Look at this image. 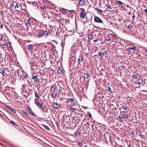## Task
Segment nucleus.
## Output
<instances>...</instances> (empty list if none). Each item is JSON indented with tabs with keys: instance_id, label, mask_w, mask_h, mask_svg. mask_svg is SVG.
Instances as JSON below:
<instances>
[{
	"instance_id": "49",
	"label": "nucleus",
	"mask_w": 147,
	"mask_h": 147,
	"mask_svg": "<svg viewBox=\"0 0 147 147\" xmlns=\"http://www.w3.org/2000/svg\"><path fill=\"white\" fill-rule=\"evenodd\" d=\"M98 40H99L98 39H96L94 40V42H96L98 41Z\"/></svg>"
},
{
	"instance_id": "11",
	"label": "nucleus",
	"mask_w": 147,
	"mask_h": 147,
	"mask_svg": "<svg viewBox=\"0 0 147 147\" xmlns=\"http://www.w3.org/2000/svg\"><path fill=\"white\" fill-rule=\"evenodd\" d=\"M136 49V47H133L127 48V50L129 51H131V49L134 50Z\"/></svg>"
},
{
	"instance_id": "3",
	"label": "nucleus",
	"mask_w": 147,
	"mask_h": 147,
	"mask_svg": "<svg viewBox=\"0 0 147 147\" xmlns=\"http://www.w3.org/2000/svg\"><path fill=\"white\" fill-rule=\"evenodd\" d=\"M95 22L97 23H99L101 24H103V22L100 18L97 16H95L94 19Z\"/></svg>"
},
{
	"instance_id": "10",
	"label": "nucleus",
	"mask_w": 147,
	"mask_h": 147,
	"mask_svg": "<svg viewBox=\"0 0 147 147\" xmlns=\"http://www.w3.org/2000/svg\"><path fill=\"white\" fill-rule=\"evenodd\" d=\"M79 3L80 5L83 6L84 5V0H79Z\"/></svg>"
},
{
	"instance_id": "44",
	"label": "nucleus",
	"mask_w": 147,
	"mask_h": 147,
	"mask_svg": "<svg viewBox=\"0 0 147 147\" xmlns=\"http://www.w3.org/2000/svg\"><path fill=\"white\" fill-rule=\"evenodd\" d=\"M61 10L63 12H66V9H65L64 8L62 9H61Z\"/></svg>"
},
{
	"instance_id": "7",
	"label": "nucleus",
	"mask_w": 147,
	"mask_h": 147,
	"mask_svg": "<svg viewBox=\"0 0 147 147\" xmlns=\"http://www.w3.org/2000/svg\"><path fill=\"white\" fill-rule=\"evenodd\" d=\"M42 111L43 112H45V113H47L48 111V109L47 107L45 105L44 106H43V108H42Z\"/></svg>"
},
{
	"instance_id": "2",
	"label": "nucleus",
	"mask_w": 147,
	"mask_h": 147,
	"mask_svg": "<svg viewBox=\"0 0 147 147\" xmlns=\"http://www.w3.org/2000/svg\"><path fill=\"white\" fill-rule=\"evenodd\" d=\"M80 9L81 10L80 12V17L81 18L84 19L85 16V10L82 8H81Z\"/></svg>"
},
{
	"instance_id": "51",
	"label": "nucleus",
	"mask_w": 147,
	"mask_h": 147,
	"mask_svg": "<svg viewBox=\"0 0 147 147\" xmlns=\"http://www.w3.org/2000/svg\"><path fill=\"white\" fill-rule=\"evenodd\" d=\"M70 12L71 13H72L75 12V11L74 10H70Z\"/></svg>"
},
{
	"instance_id": "27",
	"label": "nucleus",
	"mask_w": 147,
	"mask_h": 147,
	"mask_svg": "<svg viewBox=\"0 0 147 147\" xmlns=\"http://www.w3.org/2000/svg\"><path fill=\"white\" fill-rule=\"evenodd\" d=\"M55 124L56 125V126H57V127L58 128H59V124L58 122L57 121H55Z\"/></svg>"
},
{
	"instance_id": "55",
	"label": "nucleus",
	"mask_w": 147,
	"mask_h": 147,
	"mask_svg": "<svg viewBox=\"0 0 147 147\" xmlns=\"http://www.w3.org/2000/svg\"><path fill=\"white\" fill-rule=\"evenodd\" d=\"M98 11H100V12H101V13H102V10H101V9H98Z\"/></svg>"
},
{
	"instance_id": "34",
	"label": "nucleus",
	"mask_w": 147,
	"mask_h": 147,
	"mask_svg": "<svg viewBox=\"0 0 147 147\" xmlns=\"http://www.w3.org/2000/svg\"><path fill=\"white\" fill-rule=\"evenodd\" d=\"M75 135L76 136H79L80 134L79 132L77 131V132H76L75 133Z\"/></svg>"
},
{
	"instance_id": "9",
	"label": "nucleus",
	"mask_w": 147,
	"mask_h": 147,
	"mask_svg": "<svg viewBox=\"0 0 147 147\" xmlns=\"http://www.w3.org/2000/svg\"><path fill=\"white\" fill-rule=\"evenodd\" d=\"M143 82V80L142 78H139L138 80L137 83L140 85Z\"/></svg>"
},
{
	"instance_id": "16",
	"label": "nucleus",
	"mask_w": 147,
	"mask_h": 147,
	"mask_svg": "<svg viewBox=\"0 0 147 147\" xmlns=\"http://www.w3.org/2000/svg\"><path fill=\"white\" fill-rule=\"evenodd\" d=\"M51 96L52 98H55L57 96V94H55L54 93H52L51 94Z\"/></svg>"
},
{
	"instance_id": "47",
	"label": "nucleus",
	"mask_w": 147,
	"mask_h": 147,
	"mask_svg": "<svg viewBox=\"0 0 147 147\" xmlns=\"http://www.w3.org/2000/svg\"><path fill=\"white\" fill-rule=\"evenodd\" d=\"M107 53V52L106 51L102 53V55H105Z\"/></svg>"
},
{
	"instance_id": "58",
	"label": "nucleus",
	"mask_w": 147,
	"mask_h": 147,
	"mask_svg": "<svg viewBox=\"0 0 147 147\" xmlns=\"http://www.w3.org/2000/svg\"><path fill=\"white\" fill-rule=\"evenodd\" d=\"M61 92V89H59L58 90V92Z\"/></svg>"
},
{
	"instance_id": "1",
	"label": "nucleus",
	"mask_w": 147,
	"mask_h": 147,
	"mask_svg": "<svg viewBox=\"0 0 147 147\" xmlns=\"http://www.w3.org/2000/svg\"><path fill=\"white\" fill-rule=\"evenodd\" d=\"M35 104L39 107L40 109L43 108V103L44 102L42 101L41 103L37 99H35Z\"/></svg>"
},
{
	"instance_id": "5",
	"label": "nucleus",
	"mask_w": 147,
	"mask_h": 147,
	"mask_svg": "<svg viewBox=\"0 0 147 147\" xmlns=\"http://www.w3.org/2000/svg\"><path fill=\"white\" fill-rule=\"evenodd\" d=\"M26 109L27 110H28V111L30 113L32 114V116L34 117H36V115L33 113L30 107H26Z\"/></svg>"
},
{
	"instance_id": "20",
	"label": "nucleus",
	"mask_w": 147,
	"mask_h": 147,
	"mask_svg": "<svg viewBox=\"0 0 147 147\" xmlns=\"http://www.w3.org/2000/svg\"><path fill=\"white\" fill-rule=\"evenodd\" d=\"M35 96L36 98H40V96L38 95L37 92L36 91H35Z\"/></svg>"
},
{
	"instance_id": "52",
	"label": "nucleus",
	"mask_w": 147,
	"mask_h": 147,
	"mask_svg": "<svg viewBox=\"0 0 147 147\" xmlns=\"http://www.w3.org/2000/svg\"><path fill=\"white\" fill-rule=\"evenodd\" d=\"M11 111L13 112V113H16V111L15 109H12Z\"/></svg>"
},
{
	"instance_id": "23",
	"label": "nucleus",
	"mask_w": 147,
	"mask_h": 147,
	"mask_svg": "<svg viewBox=\"0 0 147 147\" xmlns=\"http://www.w3.org/2000/svg\"><path fill=\"white\" fill-rule=\"evenodd\" d=\"M132 27L131 26V25H129V26H128L127 27V29H128L129 30L131 31L132 30L131 29Z\"/></svg>"
},
{
	"instance_id": "45",
	"label": "nucleus",
	"mask_w": 147,
	"mask_h": 147,
	"mask_svg": "<svg viewBox=\"0 0 147 147\" xmlns=\"http://www.w3.org/2000/svg\"><path fill=\"white\" fill-rule=\"evenodd\" d=\"M78 145L80 146H81L82 145V143L81 142H78Z\"/></svg>"
},
{
	"instance_id": "4",
	"label": "nucleus",
	"mask_w": 147,
	"mask_h": 147,
	"mask_svg": "<svg viewBox=\"0 0 147 147\" xmlns=\"http://www.w3.org/2000/svg\"><path fill=\"white\" fill-rule=\"evenodd\" d=\"M37 75H36L32 77V79L34 80V83H37L39 81L38 78H37Z\"/></svg>"
},
{
	"instance_id": "19",
	"label": "nucleus",
	"mask_w": 147,
	"mask_h": 147,
	"mask_svg": "<svg viewBox=\"0 0 147 147\" xmlns=\"http://www.w3.org/2000/svg\"><path fill=\"white\" fill-rule=\"evenodd\" d=\"M76 109L74 108H72V107H70V111L72 112H74L76 111Z\"/></svg>"
},
{
	"instance_id": "32",
	"label": "nucleus",
	"mask_w": 147,
	"mask_h": 147,
	"mask_svg": "<svg viewBox=\"0 0 147 147\" xmlns=\"http://www.w3.org/2000/svg\"><path fill=\"white\" fill-rule=\"evenodd\" d=\"M117 3L119 4V5H120L122 4V3L121 1H117Z\"/></svg>"
},
{
	"instance_id": "30",
	"label": "nucleus",
	"mask_w": 147,
	"mask_h": 147,
	"mask_svg": "<svg viewBox=\"0 0 147 147\" xmlns=\"http://www.w3.org/2000/svg\"><path fill=\"white\" fill-rule=\"evenodd\" d=\"M107 8L109 9H110V10H111L112 9V8L111 7L110 5H107Z\"/></svg>"
},
{
	"instance_id": "17",
	"label": "nucleus",
	"mask_w": 147,
	"mask_h": 147,
	"mask_svg": "<svg viewBox=\"0 0 147 147\" xmlns=\"http://www.w3.org/2000/svg\"><path fill=\"white\" fill-rule=\"evenodd\" d=\"M28 48L29 50H32L33 49V47H32L31 45H30L28 46Z\"/></svg>"
},
{
	"instance_id": "12",
	"label": "nucleus",
	"mask_w": 147,
	"mask_h": 147,
	"mask_svg": "<svg viewBox=\"0 0 147 147\" xmlns=\"http://www.w3.org/2000/svg\"><path fill=\"white\" fill-rule=\"evenodd\" d=\"M43 35L46 36H49V33L47 31V30L43 31Z\"/></svg>"
},
{
	"instance_id": "38",
	"label": "nucleus",
	"mask_w": 147,
	"mask_h": 147,
	"mask_svg": "<svg viewBox=\"0 0 147 147\" xmlns=\"http://www.w3.org/2000/svg\"><path fill=\"white\" fill-rule=\"evenodd\" d=\"M118 119H119L120 122H121L123 121L121 117H119Z\"/></svg>"
},
{
	"instance_id": "63",
	"label": "nucleus",
	"mask_w": 147,
	"mask_h": 147,
	"mask_svg": "<svg viewBox=\"0 0 147 147\" xmlns=\"http://www.w3.org/2000/svg\"><path fill=\"white\" fill-rule=\"evenodd\" d=\"M94 9L96 10H98V9L97 8L95 7L94 8Z\"/></svg>"
},
{
	"instance_id": "59",
	"label": "nucleus",
	"mask_w": 147,
	"mask_h": 147,
	"mask_svg": "<svg viewBox=\"0 0 147 147\" xmlns=\"http://www.w3.org/2000/svg\"><path fill=\"white\" fill-rule=\"evenodd\" d=\"M120 67H121V68H123H123H124V67L123 65H121V66H120Z\"/></svg>"
},
{
	"instance_id": "6",
	"label": "nucleus",
	"mask_w": 147,
	"mask_h": 147,
	"mask_svg": "<svg viewBox=\"0 0 147 147\" xmlns=\"http://www.w3.org/2000/svg\"><path fill=\"white\" fill-rule=\"evenodd\" d=\"M53 106L55 109H58L59 107V105L57 102H54L53 103Z\"/></svg>"
},
{
	"instance_id": "61",
	"label": "nucleus",
	"mask_w": 147,
	"mask_h": 147,
	"mask_svg": "<svg viewBox=\"0 0 147 147\" xmlns=\"http://www.w3.org/2000/svg\"><path fill=\"white\" fill-rule=\"evenodd\" d=\"M144 11L146 13H147V9H146L144 10Z\"/></svg>"
},
{
	"instance_id": "41",
	"label": "nucleus",
	"mask_w": 147,
	"mask_h": 147,
	"mask_svg": "<svg viewBox=\"0 0 147 147\" xmlns=\"http://www.w3.org/2000/svg\"><path fill=\"white\" fill-rule=\"evenodd\" d=\"M108 91L109 92H111V88L109 86L108 87Z\"/></svg>"
},
{
	"instance_id": "42",
	"label": "nucleus",
	"mask_w": 147,
	"mask_h": 147,
	"mask_svg": "<svg viewBox=\"0 0 147 147\" xmlns=\"http://www.w3.org/2000/svg\"><path fill=\"white\" fill-rule=\"evenodd\" d=\"M98 55H99V56L100 57H102L101 53H100V52H99L98 53Z\"/></svg>"
},
{
	"instance_id": "48",
	"label": "nucleus",
	"mask_w": 147,
	"mask_h": 147,
	"mask_svg": "<svg viewBox=\"0 0 147 147\" xmlns=\"http://www.w3.org/2000/svg\"><path fill=\"white\" fill-rule=\"evenodd\" d=\"M31 21H32V19H31L30 18H28V21L29 22H31Z\"/></svg>"
},
{
	"instance_id": "57",
	"label": "nucleus",
	"mask_w": 147,
	"mask_h": 147,
	"mask_svg": "<svg viewBox=\"0 0 147 147\" xmlns=\"http://www.w3.org/2000/svg\"><path fill=\"white\" fill-rule=\"evenodd\" d=\"M0 26L1 27H3V25L2 23L0 24Z\"/></svg>"
},
{
	"instance_id": "28",
	"label": "nucleus",
	"mask_w": 147,
	"mask_h": 147,
	"mask_svg": "<svg viewBox=\"0 0 147 147\" xmlns=\"http://www.w3.org/2000/svg\"><path fill=\"white\" fill-rule=\"evenodd\" d=\"M0 73L3 74H5V71L3 70H0Z\"/></svg>"
},
{
	"instance_id": "54",
	"label": "nucleus",
	"mask_w": 147,
	"mask_h": 147,
	"mask_svg": "<svg viewBox=\"0 0 147 147\" xmlns=\"http://www.w3.org/2000/svg\"><path fill=\"white\" fill-rule=\"evenodd\" d=\"M127 107H123V109L124 110H127Z\"/></svg>"
},
{
	"instance_id": "37",
	"label": "nucleus",
	"mask_w": 147,
	"mask_h": 147,
	"mask_svg": "<svg viewBox=\"0 0 147 147\" xmlns=\"http://www.w3.org/2000/svg\"><path fill=\"white\" fill-rule=\"evenodd\" d=\"M132 78H133L136 79L137 78V75L136 74H135V75H133L132 76Z\"/></svg>"
},
{
	"instance_id": "60",
	"label": "nucleus",
	"mask_w": 147,
	"mask_h": 147,
	"mask_svg": "<svg viewBox=\"0 0 147 147\" xmlns=\"http://www.w3.org/2000/svg\"><path fill=\"white\" fill-rule=\"evenodd\" d=\"M113 38H116V36L115 35H114V34H113Z\"/></svg>"
},
{
	"instance_id": "15",
	"label": "nucleus",
	"mask_w": 147,
	"mask_h": 147,
	"mask_svg": "<svg viewBox=\"0 0 147 147\" xmlns=\"http://www.w3.org/2000/svg\"><path fill=\"white\" fill-rule=\"evenodd\" d=\"M93 37V36L92 34H89L88 35V38L90 40L92 39Z\"/></svg>"
},
{
	"instance_id": "62",
	"label": "nucleus",
	"mask_w": 147,
	"mask_h": 147,
	"mask_svg": "<svg viewBox=\"0 0 147 147\" xmlns=\"http://www.w3.org/2000/svg\"><path fill=\"white\" fill-rule=\"evenodd\" d=\"M47 84V82H45L44 84L43 85L45 86Z\"/></svg>"
},
{
	"instance_id": "50",
	"label": "nucleus",
	"mask_w": 147,
	"mask_h": 147,
	"mask_svg": "<svg viewBox=\"0 0 147 147\" xmlns=\"http://www.w3.org/2000/svg\"><path fill=\"white\" fill-rule=\"evenodd\" d=\"M63 117L64 118V119H65V118H67V115H65L63 116Z\"/></svg>"
},
{
	"instance_id": "26",
	"label": "nucleus",
	"mask_w": 147,
	"mask_h": 147,
	"mask_svg": "<svg viewBox=\"0 0 147 147\" xmlns=\"http://www.w3.org/2000/svg\"><path fill=\"white\" fill-rule=\"evenodd\" d=\"M122 116L123 118H128V116L126 115V114H123L122 115Z\"/></svg>"
},
{
	"instance_id": "35",
	"label": "nucleus",
	"mask_w": 147,
	"mask_h": 147,
	"mask_svg": "<svg viewBox=\"0 0 147 147\" xmlns=\"http://www.w3.org/2000/svg\"><path fill=\"white\" fill-rule=\"evenodd\" d=\"M87 114H88L89 116L90 117V118H92V116L91 115V113L89 112H88L87 113Z\"/></svg>"
},
{
	"instance_id": "13",
	"label": "nucleus",
	"mask_w": 147,
	"mask_h": 147,
	"mask_svg": "<svg viewBox=\"0 0 147 147\" xmlns=\"http://www.w3.org/2000/svg\"><path fill=\"white\" fill-rule=\"evenodd\" d=\"M38 34L40 37H41L43 35V31H41V30H39L38 32Z\"/></svg>"
},
{
	"instance_id": "33",
	"label": "nucleus",
	"mask_w": 147,
	"mask_h": 147,
	"mask_svg": "<svg viewBox=\"0 0 147 147\" xmlns=\"http://www.w3.org/2000/svg\"><path fill=\"white\" fill-rule=\"evenodd\" d=\"M130 134L131 136L133 137L134 135V132L133 131H132L130 132Z\"/></svg>"
},
{
	"instance_id": "43",
	"label": "nucleus",
	"mask_w": 147,
	"mask_h": 147,
	"mask_svg": "<svg viewBox=\"0 0 147 147\" xmlns=\"http://www.w3.org/2000/svg\"><path fill=\"white\" fill-rule=\"evenodd\" d=\"M10 122L11 123L13 124L14 125H16V124L15 123H14V122H13V121H10Z\"/></svg>"
},
{
	"instance_id": "31",
	"label": "nucleus",
	"mask_w": 147,
	"mask_h": 147,
	"mask_svg": "<svg viewBox=\"0 0 147 147\" xmlns=\"http://www.w3.org/2000/svg\"><path fill=\"white\" fill-rule=\"evenodd\" d=\"M41 8L43 10H46V6H42L41 7Z\"/></svg>"
},
{
	"instance_id": "21",
	"label": "nucleus",
	"mask_w": 147,
	"mask_h": 147,
	"mask_svg": "<svg viewBox=\"0 0 147 147\" xmlns=\"http://www.w3.org/2000/svg\"><path fill=\"white\" fill-rule=\"evenodd\" d=\"M57 73L59 74H61L62 73V71L61 69H59L57 70Z\"/></svg>"
},
{
	"instance_id": "8",
	"label": "nucleus",
	"mask_w": 147,
	"mask_h": 147,
	"mask_svg": "<svg viewBox=\"0 0 147 147\" xmlns=\"http://www.w3.org/2000/svg\"><path fill=\"white\" fill-rule=\"evenodd\" d=\"M56 89V86L55 85H53L51 87V92H54Z\"/></svg>"
},
{
	"instance_id": "53",
	"label": "nucleus",
	"mask_w": 147,
	"mask_h": 147,
	"mask_svg": "<svg viewBox=\"0 0 147 147\" xmlns=\"http://www.w3.org/2000/svg\"><path fill=\"white\" fill-rule=\"evenodd\" d=\"M24 76L25 78H26L27 77L28 75L27 74H25V75H24Z\"/></svg>"
},
{
	"instance_id": "40",
	"label": "nucleus",
	"mask_w": 147,
	"mask_h": 147,
	"mask_svg": "<svg viewBox=\"0 0 147 147\" xmlns=\"http://www.w3.org/2000/svg\"><path fill=\"white\" fill-rule=\"evenodd\" d=\"M22 112L24 114H25L27 116L28 115V114L25 111H24V110H22Z\"/></svg>"
},
{
	"instance_id": "36",
	"label": "nucleus",
	"mask_w": 147,
	"mask_h": 147,
	"mask_svg": "<svg viewBox=\"0 0 147 147\" xmlns=\"http://www.w3.org/2000/svg\"><path fill=\"white\" fill-rule=\"evenodd\" d=\"M19 7H20V6H18V3H17L16 4V5L15 6V9L16 10H17L16 9V8H19Z\"/></svg>"
},
{
	"instance_id": "64",
	"label": "nucleus",
	"mask_w": 147,
	"mask_h": 147,
	"mask_svg": "<svg viewBox=\"0 0 147 147\" xmlns=\"http://www.w3.org/2000/svg\"><path fill=\"white\" fill-rule=\"evenodd\" d=\"M40 75L41 76H42L43 74L41 72H40Z\"/></svg>"
},
{
	"instance_id": "24",
	"label": "nucleus",
	"mask_w": 147,
	"mask_h": 147,
	"mask_svg": "<svg viewBox=\"0 0 147 147\" xmlns=\"http://www.w3.org/2000/svg\"><path fill=\"white\" fill-rule=\"evenodd\" d=\"M84 78H87L88 77V74H86L84 75Z\"/></svg>"
},
{
	"instance_id": "22",
	"label": "nucleus",
	"mask_w": 147,
	"mask_h": 147,
	"mask_svg": "<svg viewBox=\"0 0 147 147\" xmlns=\"http://www.w3.org/2000/svg\"><path fill=\"white\" fill-rule=\"evenodd\" d=\"M135 15L134 14V13H133V15L131 17V18H132L131 21L132 22H133L134 21V20L135 18Z\"/></svg>"
},
{
	"instance_id": "56",
	"label": "nucleus",
	"mask_w": 147,
	"mask_h": 147,
	"mask_svg": "<svg viewBox=\"0 0 147 147\" xmlns=\"http://www.w3.org/2000/svg\"><path fill=\"white\" fill-rule=\"evenodd\" d=\"M6 45H7V46H9V47H10L9 46L10 45V44H9V43H7V44H6Z\"/></svg>"
},
{
	"instance_id": "29",
	"label": "nucleus",
	"mask_w": 147,
	"mask_h": 147,
	"mask_svg": "<svg viewBox=\"0 0 147 147\" xmlns=\"http://www.w3.org/2000/svg\"><path fill=\"white\" fill-rule=\"evenodd\" d=\"M109 35H110L109 34H108V36H109ZM105 40L106 41H107L109 42L110 40V38L109 37V38L108 37L107 38H106V39H105Z\"/></svg>"
},
{
	"instance_id": "25",
	"label": "nucleus",
	"mask_w": 147,
	"mask_h": 147,
	"mask_svg": "<svg viewBox=\"0 0 147 147\" xmlns=\"http://www.w3.org/2000/svg\"><path fill=\"white\" fill-rule=\"evenodd\" d=\"M83 59V58H81V59L79 58L78 59V61L79 64H80V62H82Z\"/></svg>"
},
{
	"instance_id": "46",
	"label": "nucleus",
	"mask_w": 147,
	"mask_h": 147,
	"mask_svg": "<svg viewBox=\"0 0 147 147\" xmlns=\"http://www.w3.org/2000/svg\"><path fill=\"white\" fill-rule=\"evenodd\" d=\"M30 25V23L29 22H26V25L27 27H28Z\"/></svg>"
},
{
	"instance_id": "18",
	"label": "nucleus",
	"mask_w": 147,
	"mask_h": 147,
	"mask_svg": "<svg viewBox=\"0 0 147 147\" xmlns=\"http://www.w3.org/2000/svg\"><path fill=\"white\" fill-rule=\"evenodd\" d=\"M43 126L46 129L48 130H50L49 127L45 125H43Z\"/></svg>"
},
{
	"instance_id": "14",
	"label": "nucleus",
	"mask_w": 147,
	"mask_h": 147,
	"mask_svg": "<svg viewBox=\"0 0 147 147\" xmlns=\"http://www.w3.org/2000/svg\"><path fill=\"white\" fill-rule=\"evenodd\" d=\"M74 101V100L73 98H68V100L67 101V102H70L71 103H72Z\"/></svg>"
},
{
	"instance_id": "39",
	"label": "nucleus",
	"mask_w": 147,
	"mask_h": 147,
	"mask_svg": "<svg viewBox=\"0 0 147 147\" xmlns=\"http://www.w3.org/2000/svg\"><path fill=\"white\" fill-rule=\"evenodd\" d=\"M13 5L12 4H11L10 6V8L11 9V10H12L13 9Z\"/></svg>"
}]
</instances>
